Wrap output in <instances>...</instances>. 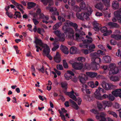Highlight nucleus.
<instances>
[{
	"instance_id": "nucleus-4",
	"label": "nucleus",
	"mask_w": 121,
	"mask_h": 121,
	"mask_svg": "<svg viewBox=\"0 0 121 121\" xmlns=\"http://www.w3.org/2000/svg\"><path fill=\"white\" fill-rule=\"evenodd\" d=\"M90 56L92 62L98 64L101 63V60L100 58L98 57L99 56V55L96 52L92 53L90 54Z\"/></svg>"
},
{
	"instance_id": "nucleus-63",
	"label": "nucleus",
	"mask_w": 121,
	"mask_h": 121,
	"mask_svg": "<svg viewBox=\"0 0 121 121\" xmlns=\"http://www.w3.org/2000/svg\"><path fill=\"white\" fill-rule=\"evenodd\" d=\"M98 107L99 109H101L103 108V106L102 104L100 103H99L97 104Z\"/></svg>"
},
{
	"instance_id": "nucleus-31",
	"label": "nucleus",
	"mask_w": 121,
	"mask_h": 121,
	"mask_svg": "<svg viewBox=\"0 0 121 121\" xmlns=\"http://www.w3.org/2000/svg\"><path fill=\"white\" fill-rule=\"evenodd\" d=\"M95 48V46L94 44L92 43L90 44L89 46V49L90 52L94 51V49Z\"/></svg>"
},
{
	"instance_id": "nucleus-48",
	"label": "nucleus",
	"mask_w": 121,
	"mask_h": 121,
	"mask_svg": "<svg viewBox=\"0 0 121 121\" xmlns=\"http://www.w3.org/2000/svg\"><path fill=\"white\" fill-rule=\"evenodd\" d=\"M81 9L79 8L77 5H75L74 6V9L76 11L80 12L81 11Z\"/></svg>"
},
{
	"instance_id": "nucleus-59",
	"label": "nucleus",
	"mask_w": 121,
	"mask_h": 121,
	"mask_svg": "<svg viewBox=\"0 0 121 121\" xmlns=\"http://www.w3.org/2000/svg\"><path fill=\"white\" fill-rule=\"evenodd\" d=\"M114 107L116 109H118L120 107V105L117 103H115L114 105Z\"/></svg>"
},
{
	"instance_id": "nucleus-50",
	"label": "nucleus",
	"mask_w": 121,
	"mask_h": 121,
	"mask_svg": "<svg viewBox=\"0 0 121 121\" xmlns=\"http://www.w3.org/2000/svg\"><path fill=\"white\" fill-rule=\"evenodd\" d=\"M63 63L64 67L65 68H68V66L65 60H63Z\"/></svg>"
},
{
	"instance_id": "nucleus-22",
	"label": "nucleus",
	"mask_w": 121,
	"mask_h": 121,
	"mask_svg": "<svg viewBox=\"0 0 121 121\" xmlns=\"http://www.w3.org/2000/svg\"><path fill=\"white\" fill-rule=\"evenodd\" d=\"M100 116L96 115V117L97 119H103V118H105V117L106 116V114L103 112L101 113L99 115Z\"/></svg>"
},
{
	"instance_id": "nucleus-2",
	"label": "nucleus",
	"mask_w": 121,
	"mask_h": 121,
	"mask_svg": "<svg viewBox=\"0 0 121 121\" xmlns=\"http://www.w3.org/2000/svg\"><path fill=\"white\" fill-rule=\"evenodd\" d=\"M108 70L109 71L108 74L109 75H111L112 74H116L118 73L119 71L118 68L114 64H110L109 65Z\"/></svg>"
},
{
	"instance_id": "nucleus-9",
	"label": "nucleus",
	"mask_w": 121,
	"mask_h": 121,
	"mask_svg": "<svg viewBox=\"0 0 121 121\" xmlns=\"http://www.w3.org/2000/svg\"><path fill=\"white\" fill-rule=\"evenodd\" d=\"M101 31L104 33L103 35L104 36H107L110 34L112 33L111 30H107V28L105 27H102L100 29Z\"/></svg>"
},
{
	"instance_id": "nucleus-54",
	"label": "nucleus",
	"mask_w": 121,
	"mask_h": 121,
	"mask_svg": "<svg viewBox=\"0 0 121 121\" xmlns=\"http://www.w3.org/2000/svg\"><path fill=\"white\" fill-rule=\"evenodd\" d=\"M53 47L57 49L59 47V46L58 43L54 42L53 43Z\"/></svg>"
},
{
	"instance_id": "nucleus-18",
	"label": "nucleus",
	"mask_w": 121,
	"mask_h": 121,
	"mask_svg": "<svg viewBox=\"0 0 121 121\" xmlns=\"http://www.w3.org/2000/svg\"><path fill=\"white\" fill-rule=\"evenodd\" d=\"M86 74L87 75L92 78L95 77L97 75V73L93 72H87Z\"/></svg>"
},
{
	"instance_id": "nucleus-11",
	"label": "nucleus",
	"mask_w": 121,
	"mask_h": 121,
	"mask_svg": "<svg viewBox=\"0 0 121 121\" xmlns=\"http://www.w3.org/2000/svg\"><path fill=\"white\" fill-rule=\"evenodd\" d=\"M115 16L117 17L119 22L121 23V9L114 13Z\"/></svg>"
},
{
	"instance_id": "nucleus-37",
	"label": "nucleus",
	"mask_w": 121,
	"mask_h": 121,
	"mask_svg": "<svg viewBox=\"0 0 121 121\" xmlns=\"http://www.w3.org/2000/svg\"><path fill=\"white\" fill-rule=\"evenodd\" d=\"M40 18L46 20H48L49 19V17L48 16H45L43 13H42L40 15Z\"/></svg>"
},
{
	"instance_id": "nucleus-27",
	"label": "nucleus",
	"mask_w": 121,
	"mask_h": 121,
	"mask_svg": "<svg viewBox=\"0 0 121 121\" xmlns=\"http://www.w3.org/2000/svg\"><path fill=\"white\" fill-rule=\"evenodd\" d=\"M80 6L81 9L83 10L86 11V10H88V8L86 9L87 7L84 2H82L80 4Z\"/></svg>"
},
{
	"instance_id": "nucleus-58",
	"label": "nucleus",
	"mask_w": 121,
	"mask_h": 121,
	"mask_svg": "<svg viewBox=\"0 0 121 121\" xmlns=\"http://www.w3.org/2000/svg\"><path fill=\"white\" fill-rule=\"evenodd\" d=\"M37 10L36 12L38 14H39L40 13L41 11V9L37 5L36 7Z\"/></svg>"
},
{
	"instance_id": "nucleus-23",
	"label": "nucleus",
	"mask_w": 121,
	"mask_h": 121,
	"mask_svg": "<svg viewBox=\"0 0 121 121\" xmlns=\"http://www.w3.org/2000/svg\"><path fill=\"white\" fill-rule=\"evenodd\" d=\"M95 96L97 99H102L101 95L99 91L97 89L95 93Z\"/></svg>"
},
{
	"instance_id": "nucleus-55",
	"label": "nucleus",
	"mask_w": 121,
	"mask_h": 121,
	"mask_svg": "<svg viewBox=\"0 0 121 121\" xmlns=\"http://www.w3.org/2000/svg\"><path fill=\"white\" fill-rule=\"evenodd\" d=\"M53 47L57 49L59 47V46L58 43L54 42L53 43Z\"/></svg>"
},
{
	"instance_id": "nucleus-47",
	"label": "nucleus",
	"mask_w": 121,
	"mask_h": 121,
	"mask_svg": "<svg viewBox=\"0 0 121 121\" xmlns=\"http://www.w3.org/2000/svg\"><path fill=\"white\" fill-rule=\"evenodd\" d=\"M61 87L63 88H65L67 86V84L65 82H61Z\"/></svg>"
},
{
	"instance_id": "nucleus-46",
	"label": "nucleus",
	"mask_w": 121,
	"mask_h": 121,
	"mask_svg": "<svg viewBox=\"0 0 121 121\" xmlns=\"http://www.w3.org/2000/svg\"><path fill=\"white\" fill-rule=\"evenodd\" d=\"M77 60L79 61H81L82 62H85V58L82 57H78L77 58Z\"/></svg>"
},
{
	"instance_id": "nucleus-44",
	"label": "nucleus",
	"mask_w": 121,
	"mask_h": 121,
	"mask_svg": "<svg viewBox=\"0 0 121 121\" xmlns=\"http://www.w3.org/2000/svg\"><path fill=\"white\" fill-rule=\"evenodd\" d=\"M65 25L63 26L62 29L65 31V32H66L68 30L67 27L69 26L68 25L66 24V22L65 23Z\"/></svg>"
},
{
	"instance_id": "nucleus-8",
	"label": "nucleus",
	"mask_w": 121,
	"mask_h": 121,
	"mask_svg": "<svg viewBox=\"0 0 121 121\" xmlns=\"http://www.w3.org/2000/svg\"><path fill=\"white\" fill-rule=\"evenodd\" d=\"M48 3H49V5L48 6L46 7V9L47 10H49L51 12L56 11V9L55 7H51L50 6L53 5V2L52 0H49Z\"/></svg>"
},
{
	"instance_id": "nucleus-28",
	"label": "nucleus",
	"mask_w": 121,
	"mask_h": 121,
	"mask_svg": "<svg viewBox=\"0 0 121 121\" xmlns=\"http://www.w3.org/2000/svg\"><path fill=\"white\" fill-rule=\"evenodd\" d=\"M36 4L33 2H29L27 4L28 8L29 9H30L36 6Z\"/></svg>"
},
{
	"instance_id": "nucleus-29",
	"label": "nucleus",
	"mask_w": 121,
	"mask_h": 121,
	"mask_svg": "<svg viewBox=\"0 0 121 121\" xmlns=\"http://www.w3.org/2000/svg\"><path fill=\"white\" fill-rule=\"evenodd\" d=\"M62 24V22H59L57 23L53 27V29L54 30H56L60 27Z\"/></svg>"
},
{
	"instance_id": "nucleus-6",
	"label": "nucleus",
	"mask_w": 121,
	"mask_h": 121,
	"mask_svg": "<svg viewBox=\"0 0 121 121\" xmlns=\"http://www.w3.org/2000/svg\"><path fill=\"white\" fill-rule=\"evenodd\" d=\"M92 12V10L91 9L89 8L88 10H86V11L85 10L84 12H82L83 20H84V19L87 20H89V15Z\"/></svg>"
},
{
	"instance_id": "nucleus-7",
	"label": "nucleus",
	"mask_w": 121,
	"mask_h": 121,
	"mask_svg": "<svg viewBox=\"0 0 121 121\" xmlns=\"http://www.w3.org/2000/svg\"><path fill=\"white\" fill-rule=\"evenodd\" d=\"M66 24H67L69 26L73 27L75 30L76 32H79L80 30L78 29V26L76 23H74L69 20H67L66 21Z\"/></svg>"
},
{
	"instance_id": "nucleus-5",
	"label": "nucleus",
	"mask_w": 121,
	"mask_h": 121,
	"mask_svg": "<svg viewBox=\"0 0 121 121\" xmlns=\"http://www.w3.org/2000/svg\"><path fill=\"white\" fill-rule=\"evenodd\" d=\"M101 85L103 88L106 90H111L116 87L115 86L111 83H107L104 82H102Z\"/></svg>"
},
{
	"instance_id": "nucleus-14",
	"label": "nucleus",
	"mask_w": 121,
	"mask_h": 121,
	"mask_svg": "<svg viewBox=\"0 0 121 121\" xmlns=\"http://www.w3.org/2000/svg\"><path fill=\"white\" fill-rule=\"evenodd\" d=\"M102 103L103 106L104 107L103 108L104 110H105V108L106 107H111L112 105V103L110 101H103L102 102Z\"/></svg>"
},
{
	"instance_id": "nucleus-20",
	"label": "nucleus",
	"mask_w": 121,
	"mask_h": 121,
	"mask_svg": "<svg viewBox=\"0 0 121 121\" xmlns=\"http://www.w3.org/2000/svg\"><path fill=\"white\" fill-rule=\"evenodd\" d=\"M62 51L65 54H68L69 53L68 48L65 46L61 45L60 47Z\"/></svg>"
},
{
	"instance_id": "nucleus-13",
	"label": "nucleus",
	"mask_w": 121,
	"mask_h": 121,
	"mask_svg": "<svg viewBox=\"0 0 121 121\" xmlns=\"http://www.w3.org/2000/svg\"><path fill=\"white\" fill-rule=\"evenodd\" d=\"M112 94L116 97L119 96L121 98V89H118L112 92Z\"/></svg>"
},
{
	"instance_id": "nucleus-30",
	"label": "nucleus",
	"mask_w": 121,
	"mask_h": 121,
	"mask_svg": "<svg viewBox=\"0 0 121 121\" xmlns=\"http://www.w3.org/2000/svg\"><path fill=\"white\" fill-rule=\"evenodd\" d=\"M111 37L112 38H114L117 40L121 39V35H112Z\"/></svg>"
},
{
	"instance_id": "nucleus-56",
	"label": "nucleus",
	"mask_w": 121,
	"mask_h": 121,
	"mask_svg": "<svg viewBox=\"0 0 121 121\" xmlns=\"http://www.w3.org/2000/svg\"><path fill=\"white\" fill-rule=\"evenodd\" d=\"M83 52L85 54H87L90 53V51H89V49H83L82 50Z\"/></svg>"
},
{
	"instance_id": "nucleus-52",
	"label": "nucleus",
	"mask_w": 121,
	"mask_h": 121,
	"mask_svg": "<svg viewBox=\"0 0 121 121\" xmlns=\"http://www.w3.org/2000/svg\"><path fill=\"white\" fill-rule=\"evenodd\" d=\"M32 20L34 24L35 25H37L39 23V22L35 18H33Z\"/></svg>"
},
{
	"instance_id": "nucleus-42",
	"label": "nucleus",
	"mask_w": 121,
	"mask_h": 121,
	"mask_svg": "<svg viewBox=\"0 0 121 121\" xmlns=\"http://www.w3.org/2000/svg\"><path fill=\"white\" fill-rule=\"evenodd\" d=\"M88 86L86 84H83L82 85V91L84 92L88 88Z\"/></svg>"
},
{
	"instance_id": "nucleus-3",
	"label": "nucleus",
	"mask_w": 121,
	"mask_h": 121,
	"mask_svg": "<svg viewBox=\"0 0 121 121\" xmlns=\"http://www.w3.org/2000/svg\"><path fill=\"white\" fill-rule=\"evenodd\" d=\"M67 94L73 100L75 101L77 100L78 104V105H80L81 104L82 101L81 99L79 97H78L77 99L74 95L75 94L76 96H78L79 95L78 94L74 92L72 90L71 92H67Z\"/></svg>"
},
{
	"instance_id": "nucleus-41",
	"label": "nucleus",
	"mask_w": 121,
	"mask_h": 121,
	"mask_svg": "<svg viewBox=\"0 0 121 121\" xmlns=\"http://www.w3.org/2000/svg\"><path fill=\"white\" fill-rule=\"evenodd\" d=\"M18 12L16 11L15 12V14L14 15V18L15 19H17V17L19 18H20L21 16L20 14H18Z\"/></svg>"
},
{
	"instance_id": "nucleus-40",
	"label": "nucleus",
	"mask_w": 121,
	"mask_h": 121,
	"mask_svg": "<svg viewBox=\"0 0 121 121\" xmlns=\"http://www.w3.org/2000/svg\"><path fill=\"white\" fill-rule=\"evenodd\" d=\"M88 85L92 88L95 87V86L94 83L93 81H91L88 82Z\"/></svg>"
},
{
	"instance_id": "nucleus-62",
	"label": "nucleus",
	"mask_w": 121,
	"mask_h": 121,
	"mask_svg": "<svg viewBox=\"0 0 121 121\" xmlns=\"http://www.w3.org/2000/svg\"><path fill=\"white\" fill-rule=\"evenodd\" d=\"M108 98L110 100L112 101L114 99V97L111 94L109 95Z\"/></svg>"
},
{
	"instance_id": "nucleus-26",
	"label": "nucleus",
	"mask_w": 121,
	"mask_h": 121,
	"mask_svg": "<svg viewBox=\"0 0 121 121\" xmlns=\"http://www.w3.org/2000/svg\"><path fill=\"white\" fill-rule=\"evenodd\" d=\"M83 75L85 76L84 78L80 76H79V77L80 82L83 84L85 83L86 80L87 79V78L85 75L84 74Z\"/></svg>"
},
{
	"instance_id": "nucleus-21",
	"label": "nucleus",
	"mask_w": 121,
	"mask_h": 121,
	"mask_svg": "<svg viewBox=\"0 0 121 121\" xmlns=\"http://www.w3.org/2000/svg\"><path fill=\"white\" fill-rule=\"evenodd\" d=\"M112 6L113 8L115 9H118L119 6V3L117 1H114L112 3Z\"/></svg>"
},
{
	"instance_id": "nucleus-51",
	"label": "nucleus",
	"mask_w": 121,
	"mask_h": 121,
	"mask_svg": "<svg viewBox=\"0 0 121 121\" xmlns=\"http://www.w3.org/2000/svg\"><path fill=\"white\" fill-rule=\"evenodd\" d=\"M68 4L71 5H74L75 4L74 0H70L68 1Z\"/></svg>"
},
{
	"instance_id": "nucleus-10",
	"label": "nucleus",
	"mask_w": 121,
	"mask_h": 121,
	"mask_svg": "<svg viewBox=\"0 0 121 121\" xmlns=\"http://www.w3.org/2000/svg\"><path fill=\"white\" fill-rule=\"evenodd\" d=\"M72 67L76 69L80 70L83 67V65L82 63L75 62L72 64Z\"/></svg>"
},
{
	"instance_id": "nucleus-43",
	"label": "nucleus",
	"mask_w": 121,
	"mask_h": 121,
	"mask_svg": "<svg viewBox=\"0 0 121 121\" xmlns=\"http://www.w3.org/2000/svg\"><path fill=\"white\" fill-rule=\"evenodd\" d=\"M108 114H111L113 116L116 118L117 117V114L115 112H112L111 111H108Z\"/></svg>"
},
{
	"instance_id": "nucleus-25",
	"label": "nucleus",
	"mask_w": 121,
	"mask_h": 121,
	"mask_svg": "<svg viewBox=\"0 0 121 121\" xmlns=\"http://www.w3.org/2000/svg\"><path fill=\"white\" fill-rule=\"evenodd\" d=\"M103 59L104 62L106 63L109 62L111 60V59L110 57L108 56L103 57Z\"/></svg>"
},
{
	"instance_id": "nucleus-32",
	"label": "nucleus",
	"mask_w": 121,
	"mask_h": 121,
	"mask_svg": "<svg viewBox=\"0 0 121 121\" xmlns=\"http://www.w3.org/2000/svg\"><path fill=\"white\" fill-rule=\"evenodd\" d=\"M59 38L60 41L62 42H63L65 39V36L64 34H60V35L58 36Z\"/></svg>"
},
{
	"instance_id": "nucleus-49",
	"label": "nucleus",
	"mask_w": 121,
	"mask_h": 121,
	"mask_svg": "<svg viewBox=\"0 0 121 121\" xmlns=\"http://www.w3.org/2000/svg\"><path fill=\"white\" fill-rule=\"evenodd\" d=\"M66 32H68V33H74V30L72 28H68Z\"/></svg>"
},
{
	"instance_id": "nucleus-33",
	"label": "nucleus",
	"mask_w": 121,
	"mask_h": 121,
	"mask_svg": "<svg viewBox=\"0 0 121 121\" xmlns=\"http://www.w3.org/2000/svg\"><path fill=\"white\" fill-rule=\"evenodd\" d=\"M108 25L111 27H116L117 26V23L112 22H110L108 24Z\"/></svg>"
},
{
	"instance_id": "nucleus-17",
	"label": "nucleus",
	"mask_w": 121,
	"mask_h": 121,
	"mask_svg": "<svg viewBox=\"0 0 121 121\" xmlns=\"http://www.w3.org/2000/svg\"><path fill=\"white\" fill-rule=\"evenodd\" d=\"M110 80L113 82H117L119 81L120 80V78L117 76H111L109 77Z\"/></svg>"
},
{
	"instance_id": "nucleus-16",
	"label": "nucleus",
	"mask_w": 121,
	"mask_h": 121,
	"mask_svg": "<svg viewBox=\"0 0 121 121\" xmlns=\"http://www.w3.org/2000/svg\"><path fill=\"white\" fill-rule=\"evenodd\" d=\"M91 69L95 70H97L100 67L99 64L92 62L91 64Z\"/></svg>"
},
{
	"instance_id": "nucleus-19",
	"label": "nucleus",
	"mask_w": 121,
	"mask_h": 121,
	"mask_svg": "<svg viewBox=\"0 0 121 121\" xmlns=\"http://www.w3.org/2000/svg\"><path fill=\"white\" fill-rule=\"evenodd\" d=\"M69 100L72 105V107L76 110L78 109L79 107L75 102L71 99H70Z\"/></svg>"
},
{
	"instance_id": "nucleus-36",
	"label": "nucleus",
	"mask_w": 121,
	"mask_h": 121,
	"mask_svg": "<svg viewBox=\"0 0 121 121\" xmlns=\"http://www.w3.org/2000/svg\"><path fill=\"white\" fill-rule=\"evenodd\" d=\"M64 76L65 79L67 80H69L72 78L71 76L67 72L64 74Z\"/></svg>"
},
{
	"instance_id": "nucleus-64",
	"label": "nucleus",
	"mask_w": 121,
	"mask_h": 121,
	"mask_svg": "<svg viewBox=\"0 0 121 121\" xmlns=\"http://www.w3.org/2000/svg\"><path fill=\"white\" fill-rule=\"evenodd\" d=\"M60 117H61L63 121H67L66 120H65V116L63 114L60 115Z\"/></svg>"
},
{
	"instance_id": "nucleus-57",
	"label": "nucleus",
	"mask_w": 121,
	"mask_h": 121,
	"mask_svg": "<svg viewBox=\"0 0 121 121\" xmlns=\"http://www.w3.org/2000/svg\"><path fill=\"white\" fill-rule=\"evenodd\" d=\"M85 68L87 69H91V65H90L86 63L85 64Z\"/></svg>"
},
{
	"instance_id": "nucleus-39",
	"label": "nucleus",
	"mask_w": 121,
	"mask_h": 121,
	"mask_svg": "<svg viewBox=\"0 0 121 121\" xmlns=\"http://www.w3.org/2000/svg\"><path fill=\"white\" fill-rule=\"evenodd\" d=\"M76 32V33L75 34V35L76 39L78 40L80 38L81 39H83V38L82 37L80 36L79 35V34H78V33L80 32V31L79 32Z\"/></svg>"
},
{
	"instance_id": "nucleus-38",
	"label": "nucleus",
	"mask_w": 121,
	"mask_h": 121,
	"mask_svg": "<svg viewBox=\"0 0 121 121\" xmlns=\"http://www.w3.org/2000/svg\"><path fill=\"white\" fill-rule=\"evenodd\" d=\"M37 32L42 35H43V33H44V31L43 29H41L40 28H38L37 29Z\"/></svg>"
},
{
	"instance_id": "nucleus-34",
	"label": "nucleus",
	"mask_w": 121,
	"mask_h": 121,
	"mask_svg": "<svg viewBox=\"0 0 121 121\" xmlns=\"http://www.w3.org/2000/svg\"><path fill=\"white\" fill-rule=\"evenodd\" d=\"M95 7L96 8L100 10H102L103 7V5L101 3L97 4L95 5Z\"/></svg>"
},
{
	"instance_id": "nucleus-1",
	"label": "nucleus",
	"mask_w": 121,
	"mask_h": 121,
	"mask_svg": "<svg viewBox=\"0 0 121 121\" xmlns=\"http://www.w3.org/2000/svg\"><path fill=\"white\" fill-rule=\"evenodd\" d=\"M34 42L36 45H38L44 48L43 55L44 56H46L50 60H52V57L49 54L50 49L48 46L46 44H43L41 39L37 38H36Z\"/></svg>"
},
{
	"instance_id": "nucleus-24",
	"label": "nucleus",
	"mask_w": 121,
	"mask_h": 121,
	"mask_svg": "<svg viewBox=\"0 0 121 121\" xmlns=\"http://www.w3.org/2000/svg\"><path fill=\"white\" fill-rule=\"evenodd\" d=\"M78 50L75 47H72L71 48L70 50V53L71 54H75L78 52Z\"/></svg>"
},
{
	"instance_id": "nucleus-53",
	"label": "nucleus",
	"mask_w": 121,
	"mask_h": 121,
	"mask_svg": "<svg viewBox=\"0 0 121 121\" xmlns=\"http://www.w3.org/2000/svg\"><path fill=\"white\" fill-rule=\"evenodd\" d=\"M6 14L10 18H12L13 16V14L7 11L6 12Z\"/></svg>"
},
{
	"instance_id": "nucleus-12",
	"label": "nucleus",
	"mask_w": 121,
	"mask_h": 121,
	"mask_svg": "<svg viewBox=\"0 0 121 121\" xmlns=\"http://www.w3.org/2000/svg\"><path fill=\"white\" fill-rule=\"evenodd\" d=\"M86 38L87 39L83 40V43L84 44L90 43H92L93 41V39L91 36H89L88 35L86 36Z\"/></svg>"
},
{
	"instance_id": "nucleus-45",
	"label": "nucleus",
	"mask_w": 121,
	"mask_h": 121,
	"mask_svg": "<svg viewBox=\"0 0 121 121\" xmlns=\"http://www.w3.org/2000/svg\"><path fill=\"white\" fill-rule=\"evenodd\" d=\"M102 0L105 5L107 6H108L110 0Z\"/></svg>"
},
{
	"instance_id": "nucleus-15",
	"label": "nucleus",
	"mask_w": 121,
	"mask_h": 121,
	"mask_svg": "<svg viewBox=\"0 0 121 121\" xmlns=\"http://www.w3.org/2000/svg\"><path fill=\"white\" fill-rule=\"evenodd\" d=\"M54 60L57 63L60 62L61 60L60 55L59 52H57L56 54L54 57Z\"/></svg>"
},
{
	"instance_id": "nucleus-61",
	"label": "nucleus",
	"mask_w": 121,
	"mask_h": 121,
	"mask_svg": "<svg viewBox=\"0 0 121 121\" xmlns=\"http://www.w3.org/2000/svg\"><path fill=\"white\" fill-rule=\"evenodd\" d=\"M116 55L118 56L121 57V51L118 50V52L116 53Z\"/></svg>"
},
{
	"instance_id": "nucleus-35",
	"label": "nucleus",
	"mask_w": 121,
	"mask_h": 121,
	"mask_svg": "<svg viewBox=\"0 0 121 121\" xmlns=\"http://www.w3.org/2000/svg\"><path fill=\"white\" fill-rule=\"evenodd\" d=\"M76 16L80 20H83V18L82 13H77L76 14Z\"/></svg>"
},
{
	"instance_id": "nucleus-60",
	"label": "nucleus",
	"mask_w": 121,
	"mask_h": 121,
	"mask_svg": "<svg viewBox=\"0 0 121 121\" xmlns=\"http://www.w3.org/2000/svg\"><path fill=\"white\" fill-rule=\"evenodd\" d=\"M57 68L58 69L60 70H62L63 69V67L62 65H59L57 66Z\"/></svg>"
}]
</instances>
